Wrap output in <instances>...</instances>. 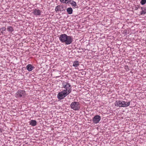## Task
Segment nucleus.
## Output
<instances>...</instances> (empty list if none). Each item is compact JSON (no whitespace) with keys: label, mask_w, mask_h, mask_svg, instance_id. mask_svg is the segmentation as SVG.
<instances>
[{"label":"nucleus","mask_w":146,"mask_h":146,"mask_svg":"<svg viewBox=\"0 0 146 146\" xmlns=\"http://www.w3.org/2000/svg\"><path fill=\"white\" fill-rule=\"evenodd\" d=\"M59 38L62 43H64L66 45L70 44L73 41V38L72 36H68L65 34L59 35Z\"/></svg>","instance_id":"1"},{"label":"nucleus","mask_w":146,"mask_h":146,"mask_svg":"<svg viewBox=\"0 0 146 146\" xmlns=\"http://www.w3.org/2000/svg\"><path fill=\"white\" fill-rule=\"evenodd\" d=\"M62 88L65 89L64 91L70 94L72 90V87L70 83L68 82H63L62 83Z\"/></svg>","instance_id":"2"},{"label":"nucleus","mask_w":146,"mask_h":146,"mask_svg":"<svg viewBox=\"0 0 146 146\" xmlns=\"http://www.w3.org/2000/svg\"><path fill=\"white\" fill-rule=\"evenodd\" d=\"M70 106L71 109L74 110H78L80 108V105L78 102H72Z\"/></svg>","instance_id":"3"},{"label":"nucleus","mask_w":146,"mask_h":146,"mask_svg":"<svg viewBox=\"0 0 146 146\" xmlns=\"http://www.w3.org/2000/svg\"><path fill=\"white\" fill-rule=\"evenodd\" d=\"M69 94L65 91L63 90L58 93L57 95V98L60 100H62Z\"/></svg>","instance_id":"4"},{"label":"nucleus","mask_w":146,"mask_h":146,"mask_svg":"<svg viewBox=\"0 0 146 146\" xmlns=\"http://www.w3.org/2000/svg\"><path fill=\"white\" fill-rule=\"evenodd\" d=\"M25 93V92L24 90H19L16 94L15 96L17 98H21L24 96Z\"/></svg>","instance_id":"5"},{"label":"nucleus","mask_w":146,"mask_h":146,"mask_svg":"<svg viewBox=\"0 0 146 146\" xmlns=\"http://www.w3.org/2000/svg\"><path fill=\"white\" fill-rule=\"evenodd\" d=\"M124 103V101L123 100L116 101L115 103V106L119 107H124L123 104Z\"/></svg>","instance_id":"6"},{"label":"nucleus","mask_w":146,"mask_h":146,"mask_svg":"<svg viewBox=\"0 0 146 146\" xmlns=\"http://www.w3.org/2000/svg\"><path fill=\"white\" fill-rule=\"evenodd\" d=\"M101 117L99 115H96L93 118V123H97L99 122L101 119Z\"/></svg>","instance_id":"7"},{"label":"nucleus","mask_w":146,"mask_h":146,"mask_svg":"<svg viewBox=\"0 0 146 146\" xmlns=\"http://www.w3.org/2000/svg\"><path fill=\"white\" fill-rule=\"evenodd\" d=\"M32 13L36 16L40 15H41V11L40 10L35 9L33 10Z\"/></svg>","instance_id":"8"},{"label":"nucleus","mask_w":146,"mask_h":146,"mask_svg":"<svg viewBox=\"0 0 146 146\" xmlns=\"http://www.w3.org/2000/svg\"><path fill=\"white\" fill-rule=\"evenodd\" d=\"M35 68V67L31 64H28L26 67L27 70L29 71H31Z\"/></svg>","instance_id":"9"},{"label":"nucleus","mask_w":146,"mask_h":146,"mask_svg":"<svg viewBox=\"0 0 146 146\" xmlns=\"http://www.w3.org/2000/svg\"><path fill=\"white\" fill-rule=\"evenodd\" d=\"M29 125H31L32 126H36L37 124L36 121L34 120H31L29 122Z\"/></svg>","instance_id":"10"},{"label":"nucleus","mask_w":146,"mask_h":146,"mask_svg":"<svg viewBox=\"0 0 146 146\" xmlns=\"http://www.w3.org/2000/svg\"><path fill=\"white\" fill-rule=\"evenodd\" d=\"M142 11L140 12L141 15H144L146 13V8L141 7Z\"/></svg>","instance_id":"11"},{"label":"nucleus","mask_w":146,"mask_h":146,"mask_svg":"<svg viewBox=\"0 0 146 146\" xmlns=\"http://www.w3.org/2000/svg\"><path fill=\"white\" fill-rule=\"evenodd\" d=\"M67 12L69 14H71L72 13L73 9L71 7H68L66 9Z\"/></svg>","instance_id":"12"},{"label":"nucleus","mask_w":146,"mask_h":146,"mask_svg":"<svg viewBox=\"0 0 146 146\" xmlns=\"http://www.w3.org/2000/svg\"><path fill=\"white\" fill-rule=\"evenodd\" d=\"M79 65V62L78 61L76 60L74 61L73 64V66L75 67H77Z\"/></svg>","instance_id":"13"},{"label":"nucleus","mask_w":146,"mask_h":146,"mask_svg":"<svg viewBox=\"0 0 146 146\" xmlns=\"http://www.w3.org/2000/svg\"><path fill=\"white\" fill-rule=\"evenodd\" d=\"M7 29L8 31L11 33L12 32L14 31V29L11 26H8L7 27Z\"/></svg>","instance_id":"14"},{"label":"nucleus","mask_w":146,"mask_h":146,"mask_svg":"<svg viewBox=\"0 0 146 146\" xmlns=\"http://www.w3.org/2000/svg\"><path fill=\"white\" fill-rule=\"evenodd\" d=\"M62 7V6H61L60 5H58L57 6L55 9V11L57 12L58 11H61V9L60 8V7Z\"/></svg>","instance_id":"15"},{"label":"nucleus","mask_w":146,"mask_h":146,"mask_svg":"<svg viewBox=\"0 0 146 146\" xmlns=\"http://www.w3.org/2000/svg\"><path fill=\"white\" fill-rule=\"evenodd\" d=\"M60 1L62 3L67 4L71 1V0H60Z\"/></svg>","instance_id":"16"},{"label":"nucleus","mask_w":146,"mask_h":146,"mask_svg":"<svg viewBox=\"0 0 146 146\" xmlns=\"http://www.w3.org/2000/svg\"><path fill=\"white\" fill-rule=\"evenodd\" d=\"M124 103L123 104V106L124 107H126L128 106H129L130 104V102H125L124 101Z\"/></svg>","instance_id":"17"},{"label":"nucleus","mask_w":146,"mask_h":146,"mask_svg":"<svg viewBox=\"0 0 146 146\" xmlns=\"http://www.w3.org/2000/svg\"><path fill=\"white\" fill-rule=\"evenodd\" d=\"M69 3L73 7H75L77 5L76 3L73 1H72V0H71V1Z\"/></svg>","instance_id":"18"},{"label":"nucleus","mask_w":146,"mask_h":146,"mask_svg":"<svg viewBox=\"0 0 146 146\" xmlns=\"http://www.w3.org/2000/svg\"><path fill=\"white\" fill-rule=\"evenodd\" d=\"M146 3V0H141L140 3L142 5H144Z\"/></svg>","instance_id":"19"},{"label":"nucleus","mask_w":146,"mask_h":146,"mask_svg":"<svg viewBox=\"0 0 146 146\" xmlns=\"http://www.w3.org/2000/svg\"><path fill=\"white\" fill-rule=\"evenodd\" d=\"M139 7V6L138 5H137L135 6V10H137Z\"/></svg>","instance_id":"20"},{"label":"nucleus","mask_w":146,"mask_h":146,"mask_svg":"<svg viewBox=\"0 0 146 146\" xmlns=\"http://www.w3.org/2000/svg\"><path fill=\"white\" fill-rule=\"evenodd\" d=\"M6 28L5 27H2L0 29V31L2 29L3 31H5L6 30Z\"/></svg>","instance_id":"21"},{"label":"nucleus","mask_w":146,"mask_h":146,"mask_svg":"<svg viewBox=\"0 0 146 146\" xmlns=\"http://www.w3.org/2000/svg\"><path fill=\"white\" fill-rule=\"evenodd\" d=\"M81 49L82 50V48H79V50H80V51H78V52H81L82 51H81Z\"/></svg>","instance_id":"22"},{"label":"nucleus","mask_w":146,"mask_h":146,"mask_svg":"<svg viewBox=\"0 0 146 146\" xmlns=\"http://www.w3.org/2000/svg\"><path fill=\"white\" fill-rule=\"evenodd\" d=\"M82 72L83 73V74H84V73L85 74H86V73H85V72Z\"/></svg>","instance_id":"23"},{"label":"nucleus","mask_w":146,"mask_h":146,"mask_svg":"<svg viewBox=\"0 0 146 146\" xmlns=\"http://www.w3.org/2000/svg\"><path fill=\"white\" fill-rule=\"evenodd\" d=\"M1 33L2 34H3V31H1Z\"/></svg>","instance_id":"24"},{"label":"nucleus","mask_w":146,"mask_h":146,"mask_svg":"<svg viewBox=\"0 0 146 146\" xmlns=\"http://www.w3.org/2000/svg\"><path fill=\"white\" fill-rule=\"evenodd\" d=\"M73 91H76V90H73Z\"/></svg>","instance_id":"25"},{"label":"nucleus","mask_w":146,"mask_h":146,"mask_svg":"<svg viewBox=\"0 0 146 146\" xmlns=\"http://www.w3.org/2000/svg\"><path fill=\"white\" fill-rule=\"evenodd\" d=\"M32 142H35V141H32Z\"/></svg>","instance_id":"26"},{"label":"nucleus","mask_w":146,"mask_h":146,"mask_svg":"<svg viewBox=\"0 0 146 146\" xmlns=\"http://www.w3.org/2000/svg\"><path fill=\"white\" fill-rule=\"evenodd\" d=\"M145 44H146V42H145Z\"/></svg>","instance_id":"27"}]
</instances>
